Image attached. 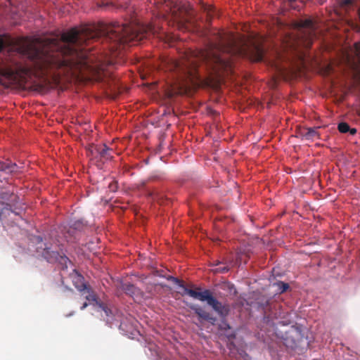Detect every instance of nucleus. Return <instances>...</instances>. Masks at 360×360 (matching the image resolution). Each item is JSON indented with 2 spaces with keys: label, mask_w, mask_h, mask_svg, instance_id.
Masks as SVG:
<instances>
[{
  "label": "nucleus",
  "mask_w": 360,
  "mask_h": 360,
  "mask_svg": "<svg viewBox=\"0 0 360 360\" xmlns=\"http://www.w3.org/2000/svg\"><path fill=\"white\" fill-rule=\"evenodd\" d=\"M44 257L47 259L48 262H52L53 261L58 260V257H60L59 253L56 251H51L49 248H46L43 252ZM60 258L65 262L68 260V258L66 257H61Z\"/></svg>",
  "instance_id": "12"
},
{
  "label": "nucleus",
  "mask_w": 360,
  "mask_h": 360,
  "mask_svg": "<svg viewBox=\"0 0 360 360\" xmlns=\"http://www.w3.org/2000/svg\"><path fill=\"white\" fill-rule=\"evenodd\" d=\"M166 6L169 8L171 13L172 17L174 20L176 22L178 27L180 28L183 26L184 18L181 16L183 13V8L178 3V1H174L172 0L165 1Z\"/></svg>",
  "instance_id": "5"
},
{
  "label": "nucleus",
  "mask_w": 360,
  "mask_h": 360,
  "mask_svg": "<svg viewBox=\"0 0 360 360\" xmlns=\"http://www.w3.org/2000/svg\"><path fill=\"white\" fill-rule=\"evenodd\" d=\"M83 227V224L80 221L74 222L68 229L65 227L64 229V237L68 241L72 242L77 238V231L80 230Z\"/></svg>",
  "instance_id": "8"
},
{
  "label": "nucleus",
  "mask_w": 360,
  "mask_h": 360,
  "mask_svg": "<svg viewBox=\"0 0 360 360\" xmlns=\"http://www.w3.org/2000/svg\"><path fill=\"white\" fill-rule=\"evenodd\" d=\"M110 191L115 192L118 188V184L116 181H112L108 186Z\"/></svg>",
  "instance_id": "22"
},
{
  "label": "nucleus",
  "mask_w": 360,
  "mask_h": 360,
  "mask_svg": "<svg viewBox=\"0 0 360 360\" xmlns=\"http://www.w3.org/2000/svg\"><path fill=\"white\" fill-rule=\"evenodd\" d=\"M318 135V133L315 129L306 128L301 131L300 136L305 138L307 140L312 139Z\"/></svg>",
  "instance_id": "14"
},
{
  "label": "nucleus",
  "mask_w": 360,
  "mask_h": 360,
  "mask_svg": "<svg viewBox=\"0 0 360 360\" xmlns=\"http://www.w3.org/2000/svg\"><path fill=\"white\" fill-rule=\"evenodd\" d=\"M88 306V304L86 302H84L82 306L81 307V309H84Z\"/></svg>",
  "instance_id": "29"
},
{
  "label": "nucleus",
  "mask_w": 360,
  "mask_h": 360,
  "mask_svg": "<svg viewBox=\"0 0 360 360\" xmlns=\"http://www.w3.org/2000/svg\"><path fill=\"white\" fill-rule=\"evenodd\" d=\"M18 197L10 192H1L0 193V203L5 207L0 212V217H3L7 212H13V207L15 206Z\"/></svg>",
  "instance_id": "6"
},
{
  "label": "nucleus",
  "mask_w": 360,
  "mask_h": 360,
  "mask_svg": "<svg viewBox=\"0 0 360 360\" xmlns=\"http://www.w3.org/2000/svg\"><path fill=\"white\" fill-rule=\"evenodd\" d=\"M229 270V268L228 266H219V267H217L215 269H214L213 271L215 272V273H221V274H224V273H226V272H228Z\"/></svg>",
  "instance_id": "23"
},
{
  "label": "nucleus",
  "mask_w": 360,
  "mask_h": 360,
  "mask_svg": "<svg viewBox=\"0 0 360 360\" xmlns=\"http://www.w3.org/2000/svg\"><path fill=\"white\" fill-rule=\"evenodd\" d=\"M288 1H290V2H293V1H295V0H288Z\"/></svg>",
  "instance_id": "31"
},
{
  "label": "nucleus",
  "mask_w": 360,
  "mask_h": 360,
  "mask_svg": "<svg viewBox=\"0 0 360 360\" xmlns=\"http://www.w3.org/2000/svg\"><path fill=\"white\" fill-rule=\"evenodd\" d=\"M312 36H313V32H309V43H311V38H312Z\"/></svg>",
  "instance_id": "28"
},
{
  "label": "nucleus",
  "mask_w": 360,
  "mask_h": 360,
  "mask_svg": "<svg viewBox=\"0 0 360 360\" xmlns=\"http://www.w3.org/2000/svg\"><path fill=\"white\" fill-rule=\"evenodd\" d=\"M167 280L172 281L174 283L183 288L184 293L191 297L198 299L201 302H206L212 309L221 318L226 319L230 312V307L228 304H222L215 298L210 290H205L202 292H198L195 290L186 288L179 278L169 276Z\"/></svg>",
  "instance_id": "3"
},
{
  "label": "nucleus",
  "mask_w": 360,
  "mask_h": 360,
  "mask_svg": "<svg viewBox=\"0 0 360 360\" xmlns=\"http://www.w3.org/2000/svg\"><path fill=\"white\" fill-rule=\"evenodd\" d=\"M84 293H87L86 295V299L89 302H94L96 301V295L95 293L91 290V288L89 286L87 287V289H86L84 291H83Z\"/></svg>",
  "instance_id": "17"
},
{
  "label": "nucleus",
  "mask_w": 360,
  "mask_h": 360,
  "mask_svg": "<svg viewBox=\"0 0 360 360\" xmlns=\"http://www.w3.org/2000/svg\"><path fill=\"white\" fill-rule=\"evenodd\" d=\"M96 150L101 160H109L112 158V150L109 148L105 144L96 147Z\"/></svg>",
  "instance_id": "10"
},
{
  "label": "nucleus",
  "mask_w": 360,
  "mask_h": 360,
  "mask_svg": "<svg viewBox=\"0 0 360 360\" xmlns=\"http://www.w3.org/2000/svg\"><path fill=\"white\" fill-rule=\"evenodd\" d=\"M127 44V24L84 25L58 37L21 39L13 47L11 57L0 66V84L4 79L20 85L34 79L57 83L62 77L102 79L107 68L115 64L120 49Z\"/></svg>",
  "instance_id": "1"
},
{
  "label": "nucleus",
  "mask_w": 360,
  "mask_h": 360,
  "mask_svg": "<svg viewBox=\"0 0 360 360\" xmlns=\"http://www.w3.org/2000/svg\"><path fill=\"white\" fill-rule=\"evenodd\" d=\"M353 4V0H343L342 2V6H350Z\"/></svg>",
  "instance_id": "25"
},
{
  "label": "nucleus",
  "mask_w": 360,
  "mask_h": 360,
  "mask_svg": "<svg viewBox=\"0 0 360 360\" xmlns=\"http://www.w3.org/2000/svg\"><path fill=\"white\" fill-rule=\"evenodd\" d=\"M98 7L104 11H110L115 8V6L111 1H102L97 4Z\"/></svg>",
  "instance_id": "16"
},
{
  "label": "nucleus",
  "mask_w": 360,
  "mask_h": 360,
  "mask_svg": "<svg viewBox=\"0 0 360 360\" xmlns=\"http://www.w3.org/2000/svg\"><path fill=\"white\" fill-rule=\"evenodd\" d=\"M190 308L195 312V314L199 317V319L207 321L212 324L215 323L217 319L213 316L210 312L204 310L201 307L198 305H191Z\"/></svg>",
  "instance_id": "9"
},
{
  "label": "nucleus",
  "mask_w": 360,
  "mask_h": 360,
  "mask_svg": "<svg viewBox=\"0 0 360 360\" xmlns=\"http://www.w3.org/2000/svg\"><path fill=\"white\" fill-rule=\"evenodd\" d=\"M278 285L279 286V290H280L281 292H283L286 291L289 288V285L288 283H285L283 282L278 283Z\"/></svg>",
  "instance_id": "21"
},
{
  "label": "nucleus",
  "mask_w": 360,
  "mask_h": 360,
  "mask_svg": "<svg viewBox=\"0 0 360 360\" xmlns=\"http://www.w3.org/2000/svg\"><path fill=\"white\" fill-rule=\"evenodd\" d=\"M281 333V338L286 347L292 350L300 349L304 343H307L304 335L299 327L292 326L284 333Z\"/></svg>",
  "instance_id": "4"
},
{
  "label": "nucleus",
  "mask_w": 360,
  "mask_h": 360,
  "mask_svg": "<svg viewBox=\"0 0 360 360\" xmlns=\"http://www.w3.org/2000/svg\"><path fill=\"white\" fill-rule=\"evenodd\" d=\"M356 53L359 58H360V46L359 44L355 45Z\"/></svg>",
  "instance_id": "26"
},
{
  "label": "nucleus",
  "mask_w": 360,
  "mask_h": 360,
  "mask_svg": "<svg viewBox=\"0 0 360 360\" xmlns=\"http://www.w3.org/2000/svg\"><path fill=\"white\" fill-rule=\"evenodd\" d=\"M19 171V167L15 163L11 162H4L0 161V172L6 174L15 173Z\"/></svg>",
  "instance_id": "11"
},
{
  "label": "nucleus",
  "mask_w": 360,
  "mask_h": 360,
  "mask_svg": "<svg viewBox=\"0 0 360 360\" xmlns=\"http://www.w3.org/2000/svg\"><path fill=\"white\" fill-rule=\"evenodd\" d=\"M73 283L75 287L79 292L84 291L89 286L84 282V277L82 275L78 274L77 272L75 273V276L73 278Z\"/></svg>",
  "instance_id": "13"
},
{
  "label": "nucleus",
  "mask_w": 360,
  "mask_h": 360,
  "mask_svg": "<svg viewBox=\"0 0 360 360\" xmlns=\"http://www.w3.org/2000/svg\"><path fill=\"white\" fill-rule=\"evenodd\" d=\"M338 129L341 133H347L350 130V127L346 122H340L338 126Z\"/></svg>",
  "instance_id": "19"
},
{
  "label": "nucleus",
  "mask_w": 360,
  "mask_h": 360,
  "mask_svg": "<svg viewBox=\"0 0 360 360\" xmlns=\"http://www.w3.org/2000/svg\"><path fill=\"white\" fill-rule=\"evenodd\" d=\"M202 9L207 13L209 18H212L214 13V8L212 6L202 4Z\"/></svg>",
  "instance_id": "18"
},
{
  "label": "nucleus",
  "mask_w": 360,
  "mask_h": 360,
  "mask_svg": "<svg viewBox=\"0 0 360 360\" xmlns=\"http://www.w3.org/2000/svg\"><path fill=\"white\" fill-rule=\"evenodd\" d=\"M217 39L207 49L187 51L180 60L169 59L167 70L175 72L182 79H188L193 82L198 79L199 63L206 64L219 74L231 72L236 58H247L257 62L263 59L264 52L260 44L254 42L248 44L244 39L224 32H218Z\"/></svg>",
  "instance_id": "2"
},
{
  "label": "nucleus",
  "mask_w": 360,
  "mask_h": 360,
  "mask_svg": "<svg viewBox=\"0 0 360 360\" xmlns=\"http://www.w3.org/2000/svg\"><path fill=\"white\" fill-rule=\"evenodd\" d=\"M297 27L300 28L309 29V32H314V24L311 19H305L298 22Z\"/></svg>",
  "instance_id": "15"
},
{
  "label": "nucleus",
  "mask_w": 360,
  "mask_h": 360,
  "mask_svg": "<svg viewBox=\"0 0 360 360\" xmlns=\"http://www.w3.org/2000/svg\"><path fill=\"white\" fill-rule=\"evenodd\" d=\"M122 289L126 294L130 295L136 302H141L143 297V292L133 284L124 283L122 285Z\"/></svg>",
  "instance_id": "7"
},
{
  "label": "nucleus",
  "mask_w": 360,
  "mask_h": 360,
  "mask_svg": "<svg viewBox=\"0 0 360 360\" xmlns=\"http://www.w3.org/2000/svg\"><path fill=\"white\" fill-rule=\"evenodd\" d=\"M99 307L102 309V310L105 312L106 316H109L110 314H112L111 310L108 308L104 304H99Z\"/></svg>",
  "instance_id": "24"
},
{
  "label": "nucleus",
  "mask_w": 360,
  "mask_h": 360,
  "mask_svg": "<svg viewBox=\"0 0 360 360\" xmlns=\"http://www.w3.org/2000/svg\"><path fill=\"white\" fill-rule=\"evenodd\" d=\"M221 264V262H219V261H217V262H216V264H215V265H219V264Z\"/></svg>",
  "instance_id": "30"
},
{
  "label": "nucleus",
  "mask_w": 360,
  "mask_h": 360,
  "mask_svg": "<svg viewBox=\"0 0 360 360\" xmlns=\"http://www.w3.org/2000/svg\"><path fill=\"white\" fill-rule=\"evenodd\" d=\"M348 132L352 135H354L356 133V129L355 128H350V130H349Z\"/></svg>",
  "instance_id": "27"
},
{
  "label": "nucleus",
  "mask_w": 360,
  "mask_h": 360,
  "mask_svg": "<svg viewBox=\"0 0 360 360\" xmlns=\"http://www.w3.org/2000/svg\"><path fill=\"white\" fill-rule=\"evenodd\" d=\"M221 322L219 325V328L221 330H227L231 328L230 325L227 323L226 321H225V319H221Z\"/></svg>",
  "instance_id": "20"
}]
</instances>
